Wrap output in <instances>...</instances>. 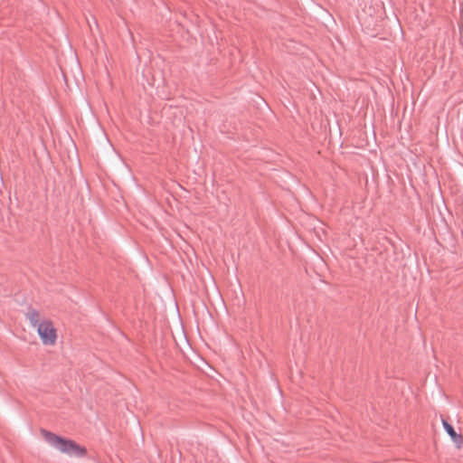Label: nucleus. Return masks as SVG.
I'll return each mask as SVG.
<instances>
[{
  "label": "nucleus",
  "instance_id": "1",
  "mask_svg": "<svg viewBox=\"0 0 463 463\" xmlns=\"http://www.w3.org/2000/svg\"><path fill=\"white\" fill-rule=\"evenodd\" d=\"M30 326L36 330L37 335L45 346H54L58 341V329L52 319L42 315L36 309H29L25 314Z\"/></svg>",
  "mask_w": 463,
  "mask_h": 463
},
{
  "label": "nucleus",
  "instance_id": "2",
  "mask_svg": "<svg viewBox=\"0 0 463 463\" xmlns=\"http://www.w3.org/2000/svg\"><path fill=\"white\" fill-rule=\"evenodd\" d=\"M41 435L51 447L61 454L75 458H83L87 454L86 448L71 439L62 438L45 430H41Z\"/></svg>",
  "mask_w": 463,
  "mask_h": 463
},
{
  "label": "nucleus",
  "instance_id": "3",
  "mask_svg": "<svg viewBox=\"0 0 463 463\" xmlns=\"http://www.w3.org/2000/svg\"><path fill=\"white\" fill-rule=\"evenodd\" d=\"M442 425L446 432L455 443L457 449H461L463 446V436L461 434H458L454 428L446 420L442 421Z\"/></svg>",
  "mask_w": 463,
  "mask_h": 463
}]
</instances>
